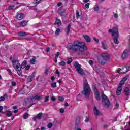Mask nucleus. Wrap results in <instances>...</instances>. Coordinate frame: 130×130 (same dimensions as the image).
<instances>
[{
  "label": "nucleus",
  "mask_w": 130,
  "mask_h": 130,
  "mask_svg": "<svg viewBox=\"0 0 130 130\" xmlns=\"http://www.w3.org/2000/svg\"><path fill=\"white\" fill-rule=\"evenodd\" d=\"M50 50V49L49 48H47L46 49V51L47 52H49Z\"/></svg>",
  "instance_id": "680f3d73"
},
{
  "label": "nucleus",
  "mask_w": 130,
  "mask_h": 130,
  "mask_svg": "<svg viewBox=\"0 0 130 130\" xmlns=\"http://www.w3.org/2000/svg\"><path fill=\"white\" fill-rule=\"evenodd\" d=\"M30 65H27L25 67V69L26 71H29V70H30Z\"/></svg>",
  "instance_id": "58836bf2"
},
{
  "label": "nucleus",
  "mask_w": 130,
  "mask_h": 130,
  "mask_svg": "<svg viewBox=\"0 0 130 130\" xmlns=\"http://www.w3.org/2000/svg\"><path fill=\"white\" fill-rule=\"evenodd\" d=\"M93 10L95 11V12H98L99 11V6L98 5H96V7H94L93 8Z\"/></svg>",
  "instance_id": "c85d7f7f"
},
{
  "label": "nucleus",
  "mask_w": 130,
  "mask_h": 130,
  "mask_svg": "<svg viewBox=\"0 0 130 130\" xmlns=\"http://www.w3.org/2000/svg\"><path fill=\"white\" fill-rule=\"evenodd\" d=\"M89 6H90V3H87L85 4V8H86V9H89Z\"/></svg>",
  "instance_id": "ea45409f"
},
{
  "label": "nucleus",
  "mask_w": 130,
  "mask_h": 130,
  "mask_svg": "<svg viewBox=\"0 0 130 130\" xmlns=\"http://www.w3.org/2000/svg\"><path fill=\"white\" fill-rule=\"evenodd\" d=\"M72 61H73V59L72 58H69L68 61H67V64H70V63H71V62H72Z\"/></svg>",
  "instance_id": "2f4dec72"
},
{
  "label": "nucleus",
  "mask_w": 130,
  "mask_h": 130,
  "mask_svg": "<svg viewBox=\"0 0 130 130\" xmlns=\"http://www.w3.org/2000/svg\"><path fill=\"white\" fill-rule=\"evenodd\" d=\"M51 80L52 81V82H54V80H55V77L54 76H52L51 77Z\"/></svg>",
  "instance_id": "c03bdc74"
},
{
  "label": "nucleus",
  "mask_w": 130,
  "mask_h": 130,
  "mask_svg": "<svg viewBox=\"0 0 130 130\" xmlns=\"http://www.w3.org/2000/svg\"><path fill=\"white\" fill-rule=\"evenodd\" d=\"M60 112L61 113H64V109H62V108H61L60 109Z\"/></svg>",
  "instance_id": "09e8293b"
},
{
  "label": "nucleus",
  "mask_w": 130,
  "mask_h": 130,
  "mask_svg": "<svg viewBox=\"0 0 130 130\" xmlns=\"http://www.w3.org/2000/svg\"><path fill=\"white\" fill-rule=\"evenodd\" d=\"M19 36H22L23 37H24V36H26L27 35V34L25 32H20L19 33Z\"/></svg>",
  "instance_id": "393cba45"
},
{
  "label": "nucleus",
  "mask_w": 130,
  "mask_h": 130,
  "mask_svg": "<svg viewBox=\"0 0 130 130\" xmlns=\"http://www.w3.org/2000/svg\"><path fill=\"white\" fill-rule=\"evenodd\" d=\"M24 18V14L18 12L16 15V19L17 20H23Z\"/></svg>",
  "instance_id": "9b49d317"
},
{
  "label": "nucleus",
  "mask_w": 130,
  "mask_h": 130,
  "mask_svg": "<svg viewBox=\"0 0 130 130\" xmlns=\"http://www.w3.org/2000/svg\"><path fill=\"white\" fill-rule=\"evenodd\" d=\"M13 109L16 110L18 109V107L17 106H13Z\"/></svg>",
  "instance_id": "e2e57ef3"
},
{
  "label": "nucleus",
  "mask_w": 130,
  "mask_h": 130,
  "mask_svg": "<svg viewBox=\"0 0 130 130\" xmlns=\"http://www.w3.org/2000/svg\"><path fill=\"white\" fill-rule=\"evenodd\" d=\"M34 78H35V76L34 75V74L32 73L28 77L27 82H31L32 81H33V79H34Z\"/></svg>",
  "instance_id": "2eb2a0df"
},
{
  "label": "nucleus",
  "mask_w": 130,
  "mask_h": 130,
  "mask_svg": "<svg viewBox=\"0 0 130 130\" xmlns=\"http://www.w3.org/2000/svg\"><path fill=\"white\" fill-rule=\"evenodd\" d=\"M27 66V61L24 60L21 65H20V69H25Z\"/></svg>",
  "instance_id": "dca6fc26"
},
{
  "label": "nucleus",
  "mask_w": 130,
  "mask_h": 130,
  "mask_svg": "<svg viewBox=\"0 0 130 130\" xmlns=\"http://www.w3.org/2000/svg\"><path fill=\"white\" fill-rule=\"evenodd\" d=\"M48 100H49V96H47L45 98V99L44 100V102H47V101H48Z\"/></svg>",
  "instance_id": "e433bc0d"
},
{
  "label": "nucleus",
  "mask_w": 130,
  "mask_h": 130,
  "mask_svg": "<svg viewBox=\"0 0 130 130\" xmlns=\"http://www.w3.org/2000/svg\"><path fill=\"white\" fill-rule=\"evenodd\" d=\"M80 94L79 93L78 96H77V100H80Z\"/></svg>",
  "instance_id": "13d9d810"
},
{
  "label": "nucleus",
  "mask_w": 130,
  "mask_h": 130,
  "mask_svg": "<svg viewBox=\"0 0 130 130\" xmlns=\"http://www.w3.org/2000/svg\"><path fill=\"white\" fill-rule=\"evenodd\" d=\"M127 77H124L122 78L116 91V95H120V94H121V91H122V85L124 84V82H126V81L127 80Z\"/></svg>",
  "instance_id": "20e7f679"
},
{
  "label": "nucleus",
  "mask_w": 130,
  "mask_h": 130,
  "mask_svg": "<svg viewBox=\"0 0 130 130\" xmlns=\"http://www.w3.org/2000/svg\"><path fill=\"white\" fill-rule=\"evenodd\" d=\"M102 47L103 49H107L106 45H105V42H102Z\"/></svg>",
  "instance_id": "5701e85b"
},
{
  "label": "nucleus",
  "mask_w": 130,
  "mask_h": 130,
  "mask_svg": "<svg viewBox=\"0 0 130 130\" xmlns=\"http://www.w3.org/2000/svg\"><path fill=\"white\" fill-rule=\"evenodd\" d=\"M45 74H46V75H47V74H48V70L46 69L45 71Z\"/></svg>",
  "instance_id": "0e129e2a"
},
{
  "label": "nucleus",
  "mask_w": 130,
  "mask_h": 130,
  "mask_svg": "<svg viewBox=\"0 0 130 130\" xmlns=\"http://www.w3.org/2000/svg\"><path fill=\"white\" fill-rule=\"evenodd\" d=\"M28 116H29V114H28V113H24V114L23 115L24 119H27V118H28Z\"/></svg>",
  "instance_id": "bb28decb"
},
{
  "label": "nucleus",
  "mask_w": 130,
  "mask_h": 130,
  "mask_svg": "<svg viewBox=\"0 0 130 130\" xmlns=\"http://www.w3.org/2000/svg\"><path fill=\"white\" fill-rule=\"evenodd\" d=\"M53 125L52 124V123H50L48 124V128H51V127H52V126Z\"/></svg>",
  "instance_id": "f704fd0d"
},
{
  "label": "nucleus",
  "mask_w": 130,
  "mask_h": 130,
  "mask_svg": "<svg viewBox=\"0 0 130 130\" xmlns=\"http://www.w3.org/2000/svg\"><path fill=\"white\" fill-rule=\"evenodd\" d=\"M68 48L69 50L79 52H84L87 50L86 45L80 41H75L73 44L68 45Z\"/></svg>",
  "instance_id": "f257e3e1"
},
{
  "label": "nucleus",
  "mask_w": 130,
  "mask_h": 130,
  "mask_svg": "<svg viewBox=\"0 0 130 130\" xmlns=\"http://www.w3.org/2000/svg\"><path fill=\"white\" fill-rule=\"evenodd\" d=\"M14 8H15V6L12 5L8 7V10H13V9H14Z\"/></svg>",
  "instance_id": "473e14b6"
},
{
  "label": "nucleus",
  "mask_w": 130,
  "mask_h": 130,
  "mask_svg": "<svg viewBox=\"0 0 130 130\" xmlns=\"http://www.w3.org/2000/svg\"><path fill=\"white\" fill-rule=\"evenodd\" d=\"M118 73H119V74H125V72H124V71L121 69H120V70L119 71Z\"/></svg>",
  "instance_id": "72a5a7b5"
},
{
  "label": "nucleus",
  "mask_w": 130,
  "mask_h": 130,
  "mask_svg": "<svg viewBox=\"0 0 130 130\" xmlns=\"http://www.w3.org/2000/svg\"><path fill=\"white\" fill-rule=\"evenodd\" d=\"M59 54H60V53L59 52H57V54H56L55 57H57L58 58V56H59Z\"/></svg>",
  "instance_id": "a18cd8bd"
},
{
  "label": "nucleus",
  "mask_w": 130,
  "mask_h": 130,
  "mask_svg": "<svg viewBox=\"0 0 130 130\" xmlns=\"http://www.w3.org/2000/svg\"><path fill=\"white\" fill-rule=\"evenodd\" d=\"M60 32V29L57 28L55 32V36H58Z\"/></svg>",
  "instance_id": "b1692460"
},
{
  "label": "nucleus",
  "mask_w": 130,
  "mask_h": 130,
  "mask_svg": "<svg viewBox=\"0 0 130 130\" xmlns=\"http://www.w3.org/2000/svg\"><path fill=\"white\" fill-rule=\"evenodd\" d=\"M109 33H112V36H114V43L115 44H118V30L117 28L114 27L112 29H109Z\"/></svg>",
  "instance_id": "7ed1b4c3"
},
{
  "label": "nucleus",
  "mask_w": 130,
  "mask_h": 130,
  "mask_svg": "<svg viewBox=\"0 0 130 130\" xmlns=\"http://www.w3.org/2000/svg\"><path fill=\"white\" fill-rule=\"evenodd\" d=\"M74 67L79 75H81V76H84L85 72H84V70L81 68V64H79V62L77 61L75 62L74 63Z\"/></svg>",
  "instance_id": "423d86ee"
},
{
  "label": "nucleus",
  "mask_w": 130,
  "mask_h": 130,
  "mask_svg": "<svg viewBox=\"0 0 130 130\" xmlns=\"http://www.w3.org/2000/svg\"><path fill=\"white\" fill-rule=\"evenodd\" d=\"M51 87H52V88H56V82L51 83Z\"/></svg>",
  "instance_id": "cd10ccee"
},
{
  "label": "nucleus",
  "mask_w": 130,
  "mask_h": 130,
  "mask_svg": "<svg viewBox=\"0 0 130 130\" xmlns=\"http://www.w3.org/2000/svg\"><path fill=\"white\" fill-rule=\"evenodd\" d=\"M76 17L77 18L80 17V12L78 10L76 11Z\"/></svg>",
  "instance_id": "4c0bfd02"
},
{
  "label": "nucleus",
  "mask_w": 130,
  "mask_h": 130,
  "mask_svg": "<svg viewBox=\"0 0 130 130\" xmlns=\"http://www.w3.org/2000/svg\"><path fill=\"white\" fill-rule=\"evenodd\" d=\"M12 64L15 70L20 69V64L18 60H12Z\"/></svg>",
  "instance_id": "9d476101"
},
{
  "label": "nucleus",
  "mask_w": 130,
  "mask_h": 130,
  "mask_svg": "<svg viewBox=\"0 0 130 130\" xmlns=\"http://www.w3.org/2000/svg\"><path fill=\"white\" fill-rule=\"evenodd\" d=\"M130 89L128 87H126L124 90V93L126 96H129Z\"/></svg>",
  "instance_id": "f3484780"
},
{
  "label": "nucleus",
  "mask_w": 130,
  "mask_h": 130,
  "mask_svg": "<svg viewBox=\"0 0 130 130\" xmlns=\"http://www.w3.org/2000/svg\"><path fill=\"white\" fill-rule=\"evenodd\" d=\"M58 99L61 102H63V101H64V99L62 96H59Z\"/></svg>",
  "instance_id": "c756f323"
},
{
  "label": "nucleus",
  "mask_w": 130,
  "mask_h": 130,
  "mask_svg": "<svg viewBox=\"0 0 130 130\" xmlns=\"http://www.w3.org/2000/svg\"><path fill=\"white\" fill-rule=\"evenodd\" d=\"M102 21V19H99L98 22L101 23Z\"/></svg>",
  "instance_id": "338daca9"
},
{
  "label": "nucleus",
  "mask_w": 130,
  "mask_h": 130,
  "mask_svg": "<svg viewBox=\"0 0 130 130\" xmlns=\"http://www.w3.org/2000/svg\"><path fill=\"white\" fill-rule=\"evenodd\" d=\"M11 84H12V87H16V82H15L12 81V82H11Z\"/></svg>",
  "instance_id": "79ce46f5"
},
{
  "label": "nucleus",
  "mask_w": 130,
  "mask_h": 130,
  "mask_svg": "<svg viewBox=\"0 0 130 130\" xmlns=\"http://www.w3.org/2000/svg\"><path fill=\"white\" fill-rule=\"evenodd\" d=\"M82 94L84 95L86 98H89L90 94H91V87H90L87 80H84L83 91H82Z\"/></svg>",
  "instance_id": "f03ea898"
},
{
  "label": "nucleus",
  "mask_w": 130,
  "mask_h": 130,
  "mask_svg": "<svg viewBox=\"0 0 130 130\" xmlns=\"http://www.w3.org/2000/svg\"><path fill=\"white\" fill-rule=\"evenodd\" d=\"M64 106L66 107H68V106H69V103H68L67 102L65 103Z\"/></svg>",
  "instance_id": "bf43d9fd"
},
{
  "label": "nucleus",
  "mask_w": 130,
  "mask_h": 130,
  "mask_svg": "<svg viewBox=\"0 0 130 130\" xmlns=\"http://www.w3.org/2000/svg\"><path fill=\"white\" fill-rule=\"evenodd\" d=\"M8 72H9V74H10V75H12V74H13V73H12V71H11V70H10L9 69H7Z\"/></svg>",
  "instance_id": "864d4df0"
},
{
  "label": "nucleus",
  "mask_w": 130,
  "mask_h": 130,
  "mask_svg": "<svg viewBox=\"0 0 130 130\" xmlns=\"http://www.w3.org/2000/svg\"><path fill=\"white\" fill-rule=\"evenodd\" d=\"M57 57H55V60H54V61H55V62L56 63V62H57Z\"/></svg>",
  "instance_id": "69168bd1"
},
{
  "label": "nucleus",
  "mask_w": 130,
  "mask_h": 130,
  "mask_svg": "<svg viewBox=\"0 0 130 130\" xmlns=\"http://www.w3.org/2000/svg\"><path fill=\"white\" fill-rule=\"evenodd\" d=\"M102 99L103 100V102H104L105 106L106 107L108 108L110 106V101H109L108 98H107L104 93H102Z\"/></svg>",
  "instance_id": "0eeeda50"
},
{
  "label": "nucleus",
  "mask_w": 130,
  "mask_h": 130,
  "mask_svg": "<svg viewBox=\"0 0 130 130\" xmlns=\"http://www.w3.org/2000/svg\"><path fill=\"white\" fill-rule=\"evenodd\" d=\"M89 117L86 116V119H85V122H89Z\"/></svg>",
  "instance_id": "8fccbe9b"
},
{
  "label": "nucleus",
  "mask_w": 130,
  "mask_h": 130,
  "mask_svg": "<svg viewBox=\"0 0 130 130\" xmlns=\"http://www.w3.org/2000/svg\"><path fill=\"white\" fill-rule=\"evenodd\" d=\"M121 70H123L125 72V74L127 73L128 71H129V67H123L121 69Z\"/></svg>",
  "instance_id": "aec40b11"
},
{
  "label": "nucleus",
  "mask_w": 130,
  "mask_h": 130,
  "mask_svg": "<svg viewBox=\"0 0 130 130\" xmlns=\"http://www.w3.org/2000/svg\"><path fill=\"white\" fill-rule=\"evenodd\" d=\"M30 99L31 100H40V99H41V96L38 95H36L35 96H30Z\"/></svg>",
  "instance_id": "4468645a"
},
{
  "label": "nucleus",
  "mask_w": 130,
  "mask_h": 130,
  "mask_svg": "<svg viewBox=\"0 0 130 130\" xmlns=\"http://www.w3.org/2000/svg\"><path fill=\"white\" fill-rule=\"evenodd\" d=\"M59 66H62V67L66 66V62L62 61L59 62Z\"/></svg>",
  "instance_id": "7c9ffc66"
},
{
  "label": "nucleus",
  "mask_w": 130,
  "mask_h": 130,
  "mask_svg": "<svg viewBox=\"0 0 130 130\" xmlns=\"http://www.w3.org/2000/svg\"><path fill=\"white\" fill-rule=\"evenodd\" d=\"M5 100H6V98H5V96L0 97V102L1 101H5Z\"/></svg>",
  "instance_id": "c9c22d12"
},
{
  "label": "nucleus",
  "mask_w": 130,
  "mask_h": 130,
  "mask_svg": "<svg viewBox=\"0 0 130 130\" xmlns=\"http://www.w3.org/2000/svg\"><path fill=\"white\" fill-rule=\"evenodd\" d=\"M93 112L94 113V115H95L96 116H98V115H101V112H100V111L97 109V107L95 106L93 108Z\"/></svg>",
  "instance_id": "ddd939ff"
},
{
  "label": "nucleus",
  "mask_w": 130,
  "mask_h": 130,
  "mask_svg": "<svg viewBox=\"0 0 130 130\" xmlns=\"http://www.w3.org/2000/svg\"><path fill=\"white\" fill-rule=\"evenodd\" d=\"M88 62L90 66H93V64H94V62L91 60H89Z\"/></svg>",
  "instance_id": "37998d69"
},
{
  "label": "nucleus",
  "mask_w": 130,
  "mask_h": 130,
  "mask_svg": "<svg viewBox=\"0 0 130 130\" xmlns=\"http://www.w3.org/2000/svg\"><path fill=\"white\" fill-rule=\"evenodd\" d=\"M70 31H71V24H69L67 26L66 32L67 35L70 33Z\"/></svg>",
  "instance_id": "4be33fe9"
},
{
  "label": "nucleus",
  "mask_w": 130,
  "mask_h": 130,
  "mask_svg": "<svg viewBox=\"0 0 130 130\" xmlns=\"http://www.w3.org/2000/svg\"><path fill=\"white\" fill-rule=\"evenodd\" d=\"M110 59V57L108 54H103L101 58L99 59V61L101 63V64H105L107 60Z\"/></svg>",
  "instance_id": "39448f33"
},
{
  "label": "nucleus",
  "mask_w": 130,
  "mask_h": 130,
  "mask_svg": "<svg viewBox=\"0 0 130 130\" xmlns=\"http://www.w3.org/2000/svg\"><path fill=\"white\" fill-rule=\"evenodd\" d=\"M64 12H61L60 13V15L62 16H64Z\"/></svg>",
  "instance_id": "6e6d98bb"
},
{
  "label": "nucleus",
  "mask_w": 130,
  "mask_h": 130,
  "mask_svg": "<svg viewBox=\"0 0 130 130\" xmlns=\"http://www.w3.org/2000/svg\"><path fill=\"white\" fill-rule=\"evenodd\" d=\"M84 38L86 42H90V41H91V38H90V37L88 36H84Z\"/></svg>",
  "instance_id": "412c9836"
},
{
  "label": "nucleus",
  "mask_w": 130,
  "mask_h": 130,
  "mask_svg": "<svg viewBox=\"0 0 130 130\" xmlns=\"http://www.w3.org/2000/svg\"><path fill=\"white\" fill-rule=\"evenodd\" d=\"M92 88L94 92V96H95V99H96V100L98 101L101 100V97L100 96V93H99V91H98V89H97V87H96V86L93 85Z\"/></svg>",
  "instance_id": "6e6552de"
},
{
  "label": "nucleus",
  "mask_w": 130,
  "mask_h": 130,
  "mask_svg": "<svg viewBox=\"0 0 130 130\" xmlns=\"http://www.w3.org/2000/svg\"><path fill=\"white\" fill-rule=\"evenodd\" d=\"M93 40L96 42V43H99V40L96 38L95 37L93 38Z\"/></svg>",
  "instance_id": "a19ab883"
},
{
  "label": "nucleus",
  "mask_w": 130,
  "mask_h": 130,
  "mask_svg": "<svg viewBox=\"0 0 130 130\" xmlns=\"http://www.w3.org/2000/svg\"><path fill=\"white\" fill-rule=\"evenodd\" d=\"M58 7H60L62 4L60 2H59L57 4Z\"/></svg>",
  "instance_id": "4d7b16f0"
},
{
  "label": "nucleus",
  "mask_w": 130,
  "mask_h": 130,
  "mask_svg": "<svg viewBox=\"0 0 130 130\" xmlns=\"http://www.w3.org/2000/svg\"><path fill=\"white\" fill-rule=\"evenodd\" d=\"M56 74H57V75H59L60 73H59V71H58V69L56 70Z\"/></svg>",
  "instance_id": "052dcab7"
},
{
  "label": "nucleus",
  "mask_w": 130,
  "mask_h": 130,
  "mask_svg": "<svg viewBox=\"0 0 130 130\" xmlns=\"http://www.w3.org/2000/svg\"><path fill=\"white\" fill-rule=\"evenodd\" d=\"M36 57H32V59L30 61V64H35V62H36Z\"/></svg>",
  "instance_id": "6ab92c4d"
},
{
  "label": "nucleus",
  "mask_w": 130,
  "mask_h": 130,
  "mask_svg": "<svg viewBox=\"0 0 130 130\" xmlns=\"http://www.w3.org/2000/svg\"><path fill=\"white\" fill-rule=\"evenodd\" d=\"M55 24L58 25V26H61V21H60V20L58 19V18H56Z\"/></svg>",
  "instance_id": "a211bd4d"
},
{
  "label": "nucleus",
  "mask_w": 130,
  "mask_h": 130,
  "mask_svg": "<svg viewBox=\"0 0 130 130\" xmlns=\"http://www.w3.org/2000/svg\"><path fill=\"white\" fill-rule=\"evenodd\" d=\"M41 130H45V127H42L41 128Z\"/></svg>",
  "instance_id": "774afa93"
},
{
  "label": "nucleus",
  "mask_w": 130,
  "mask_h": 130,
  "mask_svg": "<svg viewBox=\"0 0 130 130\" xmlns=\"http://www.w3.org/2000/svg\"><path fill=\"white\" fill-rule=\"evenodd\" d=\"M7 116H12V115H13V113H11V112H8L7 114Z\"/></svg>",
  "instance_id": "de8ad7c7"
},
{
  "label": "nucleus",
  "mask_w": 130,
  "mask_h": 130,
  "mask_svg": "<svg viewBox=\"0 0 130 130\" xmlns=\"http://www.w3.org/2000/svg\"><path fill=\"white\" fill-rule=\"evenodd\" d=\"M17 72L18 76H22V70L21 69H17Z\"/></svg>",
  "instance_id": "a878e982"
},
{
  "label": "nucleus",
  "mask_w": 130,
  "mask_h": 130,
  "mask_svg": "<svg viewBox=\"0 0 130 130\" xmlns=\"http://www.w3.org/2000/svg\"><path fill=\"white\" fill-rule=\"evenodd\" d=\"M114 18H115L116 19V18H118V14H117V13H115V14H114Z\"/></svg>",
  "instance_id": "603ef678"
},
{
  "label": "nucleus",
  "mask_w": 130,
  "mask_h": 130,
  "mask_svg": "<svg viewBox=\"0 0 130 130\" xmlns=\"http://www.w3.org/2000/svg\"><path fill=\"white\" fill-rule=\"evenodd\" d=\"M43 113L42 112L39 113L37 116L33 117V119L35 121H36L37 119H41Z\"/></svg>",
  "instance_id": "f8f14e48"
},
{
  "label": "nucleus",
  "mask_w": 130,
  "mask_h": 130,
  "mask_svg": "<svg viewBox=\"0 0 130 130\" xmlns=\"http://www.w3.org/2000/svg\"><path fill=\"white\" fill-rule=\"evenodd\" d=\"M3 109H4V107H3V106H0V112L3 111Z\"/></svg>",
  "instance_id": "5fc2aeb1"
},
{
  "label": "nucleus",
  "mask_w": 130,
  "mask_h": 130,
  "mask_svg": "<svg viewBox=\"0 0 130 130\" xmlns=\"http://www.w3.org/2000/svg\"><path fill=\"white\" fill-rule=\"evenodd\" d=\"M51 100L53 102H54V101H55V100H56V99H55V98L54 96H52L51 98Z\"/></svg>",
  "instance_id": "49530a36"
},
{
  "label": "nucleus",
  "mask_w": 130,
  "mask_h": 130,
  "mask_svg": "<svg viewBox=\"0 0 130 130\" xmlns=\"http://www.w3.org/2000/svg\"><path fill=\"white\" fill-rule=\"evenodd\" d=\"M115 106L116 108H118V107H119V104L118 103H116Z\"/></svg>",
  "instance_id": "3c124183"
},
{
  "label": "nucleus",
  "mask_w": 130,
  "mask_h": 130,
  "mask_svg": "<svg viewBox=\"0 0 130 130\" xmlns=\"http://www.w3.org/2000/svg\"><path fill=\"white\" fill-rule=\"evenodd\" d=\"M15 26L17 28L26 27V26H27V21L26 20H23L21 22H17Z\"/></svg>",
  "instance_id": "1a4fd4ad"
}]
</instances>
